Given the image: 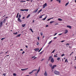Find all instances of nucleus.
<instances>
[{
    "instance_id": "nucleus-1",
    "label": "nucleus",
    "mask_w": 76,
    "mask_h": 76,
    "mask_svg": "<svg viewBox=\"0 0 76 76\" xmlns=\"http://www.w3.org/2000/svg\"><path fill=\"white\" fill-rule=\"evenodd\" d=\"M50 60H51V62H52V63H54V59H53V58H52V56H51L49 57L48 61H50Z\"/></svg>"
},
{
    "instance_id": "nucleus-2",
    "label": "nucleus",
    "mask_w": 76,
    "mask_h": 76,
    "mask_svg": "<svg viewBox=\"0 0 76 76\" xmlns=\"http://www.w3.org/2000/svg\"><path fill=\"white\" fill-rule=\"evenodd\" d=\"M54 73L55 74V75H60V72L56 71H54Z\"/></svg>"
},
{
    "instance_id": "nucleus-3",
    "label": "nucleus",
    "mask_w": 76,
    "mask_h": 76,
    "mask_svg": "<svg viewBox=\"0 0 76 76\" xmlns=\"http://www.w3.org/2000/svg\"><path fill=\"white\" fill-rule=\"evenodd\" d=\"M47 6V3H45L43 5V9H44V8H45V7H46Z\"/></svg>"
},
{
    "instance_id": "nucleus-4",
    "label": "nucleus",
    "mask_w": 76,
    "mask_h": 76,
    "mask_svg": "<svg viewBox=\"0 0 76 76\" xmlns=\"http://www.w3.org/2000/svg\"><path fill=\"white\" fill-rule=\"evenodd\" d=\"M3 26V21L1 22L0 23V28H1Z\"/></svg>"
},
{
    "instance_id": "nucleus-5",
    "label": "nucleus",
    "mask_w": 76,
    "mask_h": 76,
    "mask_svg": "<svg viewBox=\"0 0 76 76\" xmlns=\"http://www.w3.org/2000/svg\"><path fill=\"white\" fill-rule=\"evenodd\" d=\"M44 75L45 76H48V74H47V72H46V71H45V72L44 74Z\"/></svg>"
},
{
    "instance_id": "nucleus-6",
    "label": "nucleus",
    "mask_w": 76,
    "mask_h": 76,
    "mask_svg": "<svg viewBox=\"0 0 76 76\" xmlns=\"http://www.w3.org/2000/svg\"><path fill=\"white\" fill-rule=\"evenodd\" d=\"M18 22H22V20L20 19V18H18Z\"/></svg>"
},
{
    "instance_id": "nucleus-7",
    "label": "nucleus",
    "mask_w": 76,
    "mask_h": 76,
    "mask_svg": "<svg viewBox=\"0 0 76 76\" xmlns=\"http://www.w3.org/2000/svg\"><path fill=\"white\" fill-rule=\"evenodd\" d=\"M56 65H54L52 67V69H54V68L55 67H56Z\"/></svg>"
},
{
    "instance_id": "nucleus-8",
    "label": "nucleus",
    "mask_w": 76,
    "mask_h": 76,
    "mask_svg": "<svg viewBox=\"0 0 76 76\" xmlns=\"http://www.w3.org/2000/svg\"><path fill=\"white\" fill-rule=\"evenodd\" d=\"M28 68H26L25 69H21V70L22 71H24V70H28Z\"/></svg>"
},
{
    "instance_id": "nucleus-9",
    "label": "nucleus",
    "mask_w": 76,
    "mask_h": 76,
    "mask_svg": "<svg viewBox=\"0 0 76 76\" xmlns=\"http://www.w3.org/2000/svg\"><path fill=\"white\" fill-rule=\"evenodd\" d=\"M65 32H64L65 34H67V32H68V31L67 30H65Z\"/></svg>"
},
{
    "instance_id": "nucleus-10",
    "label": "nucleus",
    "mask_w": 76,
    "mask_h": 76,
    "mask_svg": "<svg viewBox=\"0 0 76 76\" xmlns=\"http://www.w3.org/2000/svg\"><path fill=\"white\" fill-rule=\"evenodd\" d=\"M66 26L67 28H69V29H71L72 28V26Z\"/></svg>"
},
{
    "instance_id": "nucleus-11",
    "label": "nucleus",
    "mask_w": 76,
    "mask_h": 76,
    "mask_svg": "<svg viewBox=\"0 0 76 76\" xmlns=\"http://www.w3.org/2000/svg\"><path fill=\"white\" fill-rule=\"evenodd\" d=\"M38 9H37L36 10H35L34 12L33 13H37V12L38 11Z\"/></svg>"
},
{
    "instance_id": "nucleus-12",
    "label": "nucleus",
    "mask_w": 76,
    "mask_h": 76,
    "mask_svg": "<svg viewBox=\"0 0 76 76\" xmlns=\"http://www.w3.org/2000/svg\"><path fill=\"white\" fill-rule=\"evenodd\" d=\"M40 70V66L39 67L38 69V70L37 72V74H38V72H39Z\"/></svg>"
},
{
    "instance_id": "nucleus-13",
    "label": "nucleus",
    "mask_w": 76,
    "mask_h": 76,
    "mask_svg": "<svg viewBox=\"0 0 76 76\" xmlns=\"http://www.w3.org/2000/svg\"><path fill=\"white\" fill-rule=\"evenodd\" d=\"M39 48H37L36 49H34V50L35 51H38V50H39Z\"/></svg>"
},
{
    "instance_id": "nucleus-14",
    "label": "nucleus",
    "mask_w": 76,
    "mask_h": 76,
    "mask_svg": "<svg viewBox=\"0 0 76 76\" xmlns=\"http://www.w3.org/2000/svg\"><path fill=\"white\" fill-rule=\"evenodd\" d=\"M26 25V24H23L22 25V26H23V27H25V26Z\"/></svg>"
},
{
    "instance_id": "nucleus-15",
    "label": "nucleus",
    "mask_w": 76,
    "mask_h": 76,
    "mask_svg": "<svg viewBox=\"0 0 76 76\" xmlns=\"http://www.w3.org/2000/svg\"><path fill=\"white\" fill-rule=\"evenodd\" d=\"M47 18V16H46L45 18H43V19H42V20H45V19H46V18Z\"/></svg>"
},
{
    "instance_id": "nucleus-16",
    "label": "nucleus",
    "mask_w": 76,
    "mask_h": 76,
    "mask_svg": "<svg viewBox=\"0 0 76 76\" xmlns=\"http://www.w3.org/2000/svg\"><path fill=\"white\" fill-rule=\"evenodd\" d=\"M49 66H50V67H51V68H52V67H53V66H53V65H52V64H49Z\"/></svg>"
},
{
    "instance_id": "nucleus-17",
    "label": "nucleus",
    "mask_w": 76,
    "mask_h": 76,
    "mask_svg": "<svg viewBox=\"0 0 76 76\" xmlns=\"http://www.w3.org/2000/svg\"><path fill=\"white\" fill-rule=\"evenodd\" d=\"M44 15H42L40 17H39V19H41V18H42V16H44Z\"/></svg>"
},
{
    "instance_id": "nucleus-18",
    "label": "nucleus",
    "mask_w": 76,
    "mask_h": 76,
    "mask_svg": "<svg viewBox=\"0 0 76 76\" xmlns=\"http://www.w3.org/2000/svg\"><path fill=\"white\" fill-rule=\"evenodd\" d=\"M28 10H29L28 9L24 10V11H27V12H28Z\"/></svg>"
},
{
    "instance_id": "nucleus-19",
    "label": "nucleus",
    "mask_w": 76,
    "mask_h": 76,
    "mask_svg": "<svg viewBox=\"0 0 76 76\" xmlns=\"http://www.w3.org/2000/svg\"><path fill=\"white\" fill-rule=\"evenodd\" d=\"M52 40L51 41H50L48 43V44H50L52 42Z\"/></svg>"
},
{
    "instance_id": "nucleus-20",
    "label": "nucleus",
    "mask_w": 76,
    "mask_h": 76,
    "mask_svg": "<svg viewBox=\"0 0 76 76\" xmlns=\"http://www.w3.org/2000/svg\"><path fill=\"white\" fill-rule=\"evenodd\" d=\"M36 70H37V69H34L33 70H32V71H33V72H35Z\"/></svg>"
},
{
    "instance_id": "nucleus-21",
    "label": "nucleus",
    "mask_w": 76,
    "mask_h": 76,
    "mask_svg": "<svg viewBox=\"0 0 76 76\" xmlns=\"http://www.w3.org/2000/svg\"><path fill=\"white\" fill-rule=\"evenodd\" d=\"M31 15H30V14H29L28 16L26 17V18H29V17H30V16Z\"/></svg>"
},
{
    "instance_id": "nucleus-22",
    "label": "nucleus",
    "mask_w": 76,
    "mask_h": 76,
    "mask_svg": "<svg viewBox=\"0 0 76 76\" xmlns=\"http://www.w3.org/2000/svg\"><path fill=\"white\" fill-rule=\"evenodd\" d=\"M29 30L31 31L32 32H34V31H33L32 30V29L31 28H30Z\"/></svg>"
},
{
    "instance_id": "nucleus-23",
    "label": "nucleus",
    "mask_w": 76,
    "mask_h": 76,
    "mask_svg": "<svg viewBox=\"0 0 76 76\" xmlns=\"http://www.w3.org/2000/svg\"><path fill=\"white\" fill-rule=\"evenodd\" d=\"M33 73V71H32V70L29 73V74H31V73Z\"/></svg>"
},
{
    "instance_id": "nucleus-24",
    "label": "nucleus",
    "mask_w": 76,
    "mask_h": 76,
    "mask_svg": "<svg viewBox=\"0 0 76 76\" xmlns=\"http://www.w3.org/2000/svg\"><path fill=\"white\" fill-rule=\"evenodd\" d=\"M68 4H69V2H68V3H66V4H65V6H67V5H68Z\"/></svg>"
},
{
    "instance_id": "nucleus-25",
    "label": "nucleus",
    "mask_w": 76,
    "mask_h": 76,
    "mask_svg": "<svg viewBox=\"0 0 76 76\" xmlns=\"http://www.w3.org/2000/svg\"><path fill=\"white\" fill-rule=\"evenodd\" d=\"M21 18V15H19L18 16V18Z\"/></svg>"
},
{
    "instance_id": "nucleus-26",
    "label": "nucleus",
    "mask_w": 76,
    "mask_h": 76,
    "mask_svg": "<svg viewBox=\"0 0 76 76\" xmlns=\"http://www.w3.org/2000/svg\"><path fill=\"white\" fill-rule=\"evenodd\" d=\"M60 58H58L57 59V60L58 61H59V60H60Z\"/></svg>"
},
{
    "instance_id": "nucleus-27",
    "label": "nucleus",
    "mask_w": 76,
    "mask_h": 76,
    "mask_svg": "<svg viewBox=\"0 0 76 76\" xmlns=\"http://www.w3.org/2000/svg\"><path fill=\"white\" fill-rule=\"evenodd\" d=\"M58 20L59 21H61V20H62V19H61L60 18H58Z\"/></svg>"
},
{
    "instance_id": "nucleus-28",
    "label": "nucleus",
    "mask_w": 76,
    "mask_h": 76,
    "mask_svg": "<svg viewBox=\"0 0 76 76\" xmlns=\"http://www.w3.org/2000/svg\"><path fill=\"white\" fill-rule=\"evenodd\" d=\"M56 1H59V3H60L61 2V0H56Z\"/></svg>"
},
{
    "instance_id": "nucleus-29",
    "label": "nucleus",
    "mask_w": 76,
    "mask_h": 76,
    "mask_svg": "<svg viewBox=\"0 0 76 76\" xmlns=\"http://www.w3.org/2000/svg\"><path fill=\"white\" fill-rule=\"evenodd\" d=\"M44 52V50H43V51H42L41 52H40L39 53V54H42V52Z\"/></svg>"
},
{
    "instance_id": "nucleus-30",
    "label": "nucleus",
    "mask_w": 76,
    "mask_h": 76,
    "mask_svg": "<svg viewBox=\"0 0 76 76\" xmlns=\"http://www.w3.org/2000/svg\"><path fill=\"white\" fill-rule=\"evenodd\" d=\"M54 21H50V23H54Z\"/></svg>"
},
{
    "instance_id": "nucleus-31",
    "label": "nucleus",
    "mask_w": 76,
    "mask_h": 76,
    "mask_svg": "<svg viewBox=\"0 0 76 76\" xmlns=\"http://www.w3.org/2000/svg\"><path fill=\"white\" fill-rule=\"evenodd\" d=\"M13 76H16V73H13Z\"/></svg>"
},
{
    "instance_id": "nucleus-32",
    "label": "nucleus",
    "mask_w": 76,
    "mask_h": 76,
    "mask_svg": "<svg viewBox=\"0 0 76 76\" xmlns=\"http://www.w3.org/2000/svg\"><path fill=\"white\" fill-rule=\"evenodd\" d=\"M42 48H41L39 51V52H40V51H41V50H42Z\"/></svg>"
},
{
    "instance_id": "nucleus-33",
    "label": "nucleus",
    "mask_w": 76,
    "mask_h": 76,
    "mask_svg": "<svg viewBox=\"0 0 76 76\" xmlns=\"http://www.w3.org/2000/svg\"><path fill=\"white\" fill-rule=\"evenodd\" d=\"M5 38H2L1 39V41H2V40H3V39H5Z\"/></svg>"
},
{
    "instance_id": "nucleus-34",
    "label": "nucleus",
    "mask_w": 76,
    "mask_h": 76,
    "mask_svg": "<svg viewBox=\"0 0 76 76\" xmlns=\"http://www.w3.org/2000/svg\"><path fill=\"white\" fill-rule=\"evenodd\" d=\"M20 34H19L18 35L17 37H20Z\"/></svg>"
},
{
    "instance_id": "nucleus-35",
    "label": "nucleus",
    "mask_w": 76,
    "mask_h": 76,
    "mask_svg": "<svg viewBox=\"0 0 76 76\" xmlns=\"http://www.w3.org/2000/svg\"><path fill=\"white\" fill-rule=\"evenodd\" d=\"M13 34H15V35H17V34H18V32H16V33H14Z\"/></svg>"
},
{
    "instance_id": "nucleus-36",
    "label": "nucleus",
    "mask_w": 76,
    "mask_h": 76,
    "mask_svg": "<svg viewBox=\"0 0 76 76\" xmlns=\"http://www.w3.org/2000/svg\"><path fill=\"white\" fill-rule=\"evenodd\" d=\"M40 35L41 36H42V35H43V34L42 32L40 33Z\"/></svg>"
},
{
    "instance_id": "nucleus-37",
    "label": "nucleus",
    "mask_w": 76,
    "mask_h": 76,
    "mask_svg": "<svg viewBox=\"0 0 76 76\" xmlns=\"http://www.w3.org/2000/svg\"><path fill=\"white\" fill-rule=\"evenodd\" d=\"M20 2H26V1H20Z\"/></svg>"
},
{
    "instance_id": "nucleus-38",
    "label": "nucleus",
    "mask_w": 76,
    "mask_h": 76,
    "mask_svg": "<svg viewBox=\"0 0 76 76\" xmlns=\"http://www.w3.org/2000/svg\"><path fill=\"white\" fill-rule=\"evenodd\" d=\"M3 75L4 76H6V73H4L3 74Z\"/></svg>"
},
{
    "instance_id": "nucleus-39",
    "label": "nucleus",
    "mask_w": 76,
    "mask_h": 76,
    "mask_svg": "<svg viewBox=\"0 0 76 76\" xmlns=\"http://www.w3.org/2000/svg\"><path fill=\"white\" fill-rule=\"evenodd\" d=\"M42 9L40 10L38 12V13H40V12H41V11H42Z\"/></svg>"
},
{
    "instance_id": "nucleus-40",
    "label": "nucleus",
    "mask_w": 76,
    "mask_h": 76,
    "mask_svg": "<svg viewBox=\"0 0 76 76\" xmlns=\"http://www.w3.org/2000/svg\"><path fill=\"white\" fill-rule=\"evenodd\" d=\"M51 18L48 19V20L47 21H49V20H51Z\"/></svg>"
},
{
    "instance_id": "nucleus-41",
    "label": "nucleus",
    "mask_w": 76,
    "mask_h": 76,
    "mask_svg": "<svg viewBox=\"0 0 76 76\" xmlns=\"http://www.w3.org/2000/svg\"><path fill=\"white\" fill-rule=\"evenodd\" d=\"M54 57H58V56L56 55H54Z\"/></svg>"
},
{
    "instance_id": "nucleus-42",
    "label": "nucleus",
    "mask_w": 76,
    "mask_h": 76,
    "mask_svg": "<svg viewBox=\"0 0 76 76\" xmlns=\"http://www.w3.org/2000/svg\"><path fill=\"white\" fill-rule=\"evenodd\" d=\"M39 44V43L38 42H37V45H38Z\"/></svg>"
},
{
    "instance_id": "nucleus-43",
    "label": "nucleus",
    "mask_w": 76,
    "mask_h": 76,
    "mask_svg": "<svg viewBox=\"0 0 76 76\" xmlns=\"http://www.w3.org/2000/svg\"><path fill=\"white\" fill-rule=\"evenodd\" d=\"M64 56V54H63L61 56V57H63V56Z\"/></svg>"
},
{
    "instance_id": "nucleus-44",
    "label": "nucleus",
    "mask_w": 76,
    "mask_h": 76,
    "mask_svg": "<svg viewBox=\"0 0 76 76\" xmlns=\"http://www.w3.org/2000/svg\"><path fill=\"white\" fill-rule=\"evenodd\" d=\"M55 51V50H54L52 52V53H54Z\"/></svg>"
},
{
    "instance_id": "nucleus-45",
    "label": "nucleus",
    "mask_w": 76,
    "mask_h": 76,
    "mask_svg": "<svg viewBox=\"0 0 76 76\" xmlns=\"http://www.w3.org/2000/svg\"><path fill=\"white\" fill-rule=\"evenodd\" d=\"M57 34V33H55V34L53 35V36H56V35Z\"/></svg>"
},
{
    "instance_id": "nucleus-46",
    "label": "nucleus",
    "mask_w": 76,
    "mask_h": 76,
    "mask_svg": "<svg viewBox=\"0 0 76 76\" xmlns=\"http://www.w3.org/2000/svg\"><path fill=\"white\" fill-rule=\"evenodd\" d=\"M64 41H65V40H63L62 41H61V42H64Z\"/></svg>"
},
{
    "instance_id": "nucleus-47",
    "label": "nucleus",
    "mask_w": 76,
    "mask_h": 76,
    "mask_svg": "<svg viewBox=\"0 0 76 76\" xmlns=\"http://www.w3.org/2000/svg\"><path fill=\"white\" fill-rule=\"evenodd\" d=\"M20 10H21V11H24V10L21 9Z\"/></svg>"
},
{
    "instance_id": "nucleus-48",
    "label": "nucleus",
    "mask_w": 76,
    "mask_h": 76,
    "mask_svg": "<svg viewBox=\"0 0 76 76\" xmlns=\"http://www.w3.org/2000/svg\"><path fill=\"white\" fill-rule=\"evenodd\" d=\"M58 23H56L55 24V25H58Z\"/></svg>"
},
{
    "instance_id": "nucleus-49",
    "label": "nucleus",
    "mask_w": 76,
    "mask_h": 76,
    "mask_svg": "<svg viewBox=\"0 0 76 76\" xmlns=\"http://www.w3.org/2000/svg\"><path fill=\"white\" fill-rule=\"evenodd\" d=\"M62 34L61 33V34H59L58 35H62Z\"/></svg>"
},
{
    "instance_id": "nucleus-50",
    "label": "nucleus",
    "mask_w": 76,
    "mask_h": 76,
    "mask_svg": "<svg viewBox=\"0 0 76 76\" xmlns=\"http://www.w3.org/2000/svg\"><path fill=\"white\" fill-rule=\"evenodd\" d=\"M66 45H69V43H67V44H66Z\"/></svg>"
},
{
    "instance_id": "nucleus-51",
    "label": "nucleus",
    "mask_w": 76,
    "mask_h": 76,
    "mask_svg": "<svg viewBox=\"0 0 76 76\" xmlns=\"http://www.w3.org/2000/svg\"><path fill=\"white\" fill-rule=\"evenodd\" d=\"M37 75H38V74H36V73H35V75L36 76H37Z\"/></svg>"
},
{
    "instance_id": "nucleus-52",
    "label": "nucleus",
    "mask_w": 76,
    "mask_h": 76,
    "mask_svg": "<svg viewBox=\"0 0 76 76\" xmlns=\"http://www.w3.org/2000/svg\"><path fill=\"white\" fill-rule=\"evenodd\" d=\"M24 53H25V52L24 51H23V53H22V54H24Z\"/></svg>"
},
{
    "instance_id": "nucleus-53",
    "label": "nucleus",
    "mask_w": 76,
    "mask_h": 76,
    "mask_svg": "<svg viewBox=\"0 0 76 76\" xmlns=\"http://www.w3.org/2000/svg\"><path fill=\"white\" fill-rule=\"evenodd\" d=\"M48 25H47L46 26V27H48Z\"/></svg>"
},
{
    "instance_id": "nucleus-54",
    "label": "nucleus",
    "mask_w": 76,
    "mask_h": 76,
    "mask_svg": "<svg viewBox=\"0 0 76 76\" xmlns=\"http://www.w3.org/2000/svg\"><path fill=\"white\" fill-rule=\"evenodd\" d=\"M67 62V59H66L65 60V62Z\"/></svg>"
},
{
    "instance_id": "nucleus-55",
    "label": "nucleus",
    "mask_w": 76,
    "mask_h": 76,
    "mask_svg": "<svg viewBox=\"0 0 76 76\" xmlns=\"http://www.w3.org/2000/svg\"><path fill=\"white\" fill-rule=\"evenodd\" d=\"M43 60H44V59H42L41 60V61H43Z\"/></svg>"
},
{
    "instance_id": "nucleus-56",
    "label": "nucleus",
    "mask_w": 76,
    "mask_h": 76,
    "mask_svg": "<svg viewBox=\"0 0 76 76\" xmlns=\"http://www.w3.org/2000/svg\"><path fill=\"white\" fill-rule=\"evenodd\" d=\"M35 58H37V57H35L33 59V60H35Z\"/></svg>"
},
{
    "instance_id": "nucleus-57",
    "label": "nucleus",
    "mask_w": 76,
    "mask_h": 76,
    "mask_svg": "<svg viewBox=\"0 0 76 76\" xmlns=\"http://www.w3.org/2000/svg\"><path fill=\"white\" fill-rule=\"evenodd\" d=\"M53 38L54 39H56V38H57V37H54Z\"/></svg>"
},
{
    "instance_id": "nucleus-58",
    "label": "nucleus",
    "mask_w": 76,
    "mask_h": 76,
    "mask_svg": "<svg viewBox=\"0 0 76 76\" xmlns=\"http://www.w3.org/2000/svg\"><path fill=\"white\" fill-rule=\"evenodd\" d=\"M20 51H23V49H21L20 50Z\"/></svg>"
},
{
    "instance_id": "nucleus-59",
    "label": "nucleus",
    "mask_w": 76,
    "mask_h": 76,
    "mask_svg": "<svg viewBox=\"0 0 76 76\" xmlns=\"http://www.w3.org/2000/svg\"><path fill=\"white\" fill-rule=\"evenodd\" d=\"M18 18V15H17L16 16V18Z\"/></svg>"
},
{
    "instance_id": "nucleus-60",
    "label": "nucleus",
    "mask_w": 76,
    "mask_h": 76,
    "mask_svg": "<svg viewBox=\"0 0 76 76\" xmlns=\"http://www.w3.org/2000/svg\"><path fill=\"white\" fill-rule=\"evenodd\" d=\"M37 39H38V40H39V38H37Z\"/></svg>"
},
{
    "instance_id": "nucleus-61",
    "label": "nucleus",
    "mask_w": 76,
    "mask_h": 76,
    "mask_svg": "<svg viewBox=\"0 0 76 76\" xmlns=\"http://www.w3.org/2000/svg\"><path fill=\"white\" fill-rule=\"evenodd\" d=\"M26 48H28V46L26 45Z\"/></svg>"
},
{
    "instance_id": "nucleus-62",
    "label": "nucleus",
    "mask_w": 76,
    "mask_h": 76,
    "mask_svg": "<svg viewBox=\"0 0 76 76\" xmlns=\"http://www.w3.org/2000/svg\"><path fill=\"white\" fill-rule=\"evenodd\" d=\"M25 19V17H23V19Z\"/></svg>"
},
{
    "instance_id": "nucleus-63",
    "label": "nucleus",
    "mask_w": 76,
    "mask_h": 76,
    "mask_svg": "<svg viewBox=\"0 0 76 76\" xmlns=\"http://www.w3.org/2000/svg\"><path fill=\"white\" fill-rule=\"evenodd\" d=\"M18 15H19V13H18L17 14V16H18Z\"/></svg>"
},
{
    "instance_id": "nucleus-64",
    "label": "nucleus",
    "mask_w": 76,
    "mask_h": 76,
    "mask_svg": "<svg viewBox=\"0 0 76 76\" xmlns=\"http://www.w3.org/2000/svg\"><path fill=\"white\" fill-rule=\"evenodd\" d=\"M75 69H76V66L75 67Z\"/></svg>"
}]
</instances>
